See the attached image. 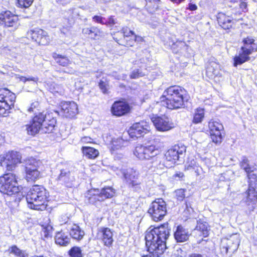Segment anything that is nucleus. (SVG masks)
<instances>
[{
  "label": "nucleus",
  "instance_id": "f257e3e1",
  "mask_svg": "<svg viewBox=\"0 0 257 257\" xmlns=\"http://www.w3.org/2000/svg\"><path fill=\"white\" fill-rule=\"evenodd\" d=\"M168 224L149 228L146 231L145 239L148 251L155 255L162 254L166 248V241L170 235Z\"/></svg>",
  "mask_w": 257,
  "mask_h": 257
},
{
  "label": "nucleus",
  "instance_id": "f03ea898",
  "mask_svg": "<svg viewBox=\"0 0 257 257\" xmlns=\"http://www.w3.org/2000/svg\"><path fill=\"white\" fill-rule=\"evenodd\" d=\"M56 120L52 113H39L36 115L29 124L25 125L26 130L29 135L34 136L40 131L44 133H50L54 130Z\"/></svg>",
  "mask_w": 257,
  "mask_h": 257
},
{
  "label": "nucleus",
  "instance_id": "7ed1b4c3",
  "mask_svg": "<svg viewBox=\"0 0 257 257\" xmlns=\"http://www.w3.org/2000/svg\"><path fill=\"white\" fill-rule=\"evenodd\" d=\"M185 90L177 85L172 86L166 89L160 99L163 105L171 109L180 108L184 104V95Z\"/></svg>",
  "mask_w": 257,
  "mask_h": 257
},
{
  "label": "nucleus",
  "instance_id": "20e7f679",
  "mask_svg": "<svg viewBox=\"0 0 257 257\" xmlns=\"http://www.w3.org/2000/svg\"><path fill=\"white\" fill-rule=\"evenodd\" d=\"M48 197V193L43 186H33L26 196L29 208L36 210H44L46 208Z\"/></svg>",
  "mask_w": 257,
  "mask_h": 257
},
{
  "label": "nucleus",
  "instance_id": "39448f33",
  "mask_svg": "<svg viewBox=\"0 0 257 257\" xmlns=\"http://www.w3.org/2000/svg\"><path fill=\"white\" fill-rule=\"evenodd\" d=\"M243 45L241 46L238 55L234 58V66L241 65L250 59V56L257 52V43L255 40L250 36H248L242 40Z\"/></svg>",
  "mask_w": 257,
  "mask_h": 257
},
{
  "label": "nucleus",
  "instance_id": "423d86ee",
  "mask_svg": "<svg viewBox=\"0 0 257 257\" xmlns=\"http://www.w3.org/2000/svg\"><path fill=\"white\" fill-rule=\"evenodd\" d=\"M22 189L18 184L17 177L13 173H8L0 177V192L8 196L19 193Z\"/></svg>",
  "mask_w": 257,
  "mask_h": 257
},
{
  "label": "nucleus",
  "instance_id": "0eeeda50",
  "mask_svg": "<svg viewBox=\"0 0 257 257\" xmlns=\"http://www.w3.org/2000/svg\"><path fill=\"white\" fill-rule=\"evenodd\" d=\"M42 162L34 158H30L25 160L26 178L28 181H35L40 175L38 170L42 165Z\"/></svg>",
  "mask_w": 257,
  "mask_h": 257
},
{
  "label": "nucleus",
  "instance_id": "6e6552de",
  "mask_svg": "<svg viewBox=\"0 0 257 257\" xmlns=\"http://www.w3.org/2000/svg\"><path fill=\"white\" fill-rule=\"evenodd\" d=\"M148 213L154 221L162 220L167 213L166 202L161 198L156 199L151 204Z\"/></svg>",
  "mask_w": 257,
  "mask_h": 257
},
{
  "label": "nucleus",
  "instance_id": "1a4fd4ad",
  "mask_svg": "<svg viewBox=\"0 0 257 257\" xmlns=\"http://www.w3.org/2000/svg\"><path fill=\"white\" fill-rule=\"evenodd\" d=\"M208 129L212 141L216 144H220L223 140L222 132L224 127L222 124L217 120L211 119L208 122Z\"/></svg>",
  "mask_w": 257,
  "mask_h": 257
},
{
  "label": "nucleus",
  "instance_id": "9d476101",
  "mask_svg": "<svg viewBox=\"0 0 257 257\" xmlns=\"http://www.w3.org/2000/svg\"><path fill=\"white\" fill-rule=\"evenodd\" d=\"M21 156L17 152H9L0 155V166L8 170H12L17 164L21 163Z\"/></svg>",
  "mask_w": 257,
  "mask_h": 257
},
{
  "label": "nucleus",
  "instance_id": "9b49d317",
  "mask_svg": "<svg viewBox=\"0 0 257 257\" xmlns=\"http://www.w3.org/2000/svg\"><path fill=\"white\" fill-rule=\"evenodd\" d=\"M98 192V191L95 190L89 191L88 195L91 196L89 197L90 203H94L97 201H102L107 198H111L115 194V191L110 187L102 189L99 194Z\"/></svg>",
  "mask_w": 257,
  "mask_h": 257
},
{
  "label": "nucleus",
  "instance_id": "f8f14e48",
  "mask_svg": "<svg viewBox=\"0 0 257 257\" xmlns=\"http://www.w3.org/2000/svg\"><path fill=\"white\" fill-rule=\"evenodd\" d=\"M123 177L129 187L137 189L140 188L141 181L139 180V172L133 168H129L123 172Z\"/></svg>",
  "mask_w": 257,
  "mask_h": 257
},
{
  "label": "nucleus",
  "instance_id": "ddd939ff",
  "mask_svg": "<svg viewBox=\"0 0 257 257\" xmlns=\"http://www.w3.org/2000/svg\"><path fill=\"white\" fill-rule=\"evenodd\" d=\"M150 131L149 123L145 121H141L134 123L129 128L127 134L132 138L141 137Z\"/></svg>",
  "mask_w": 257,
  "mask_h": 257
},
{
  "label": "nucleus",
  "instance_id": "4468645a",
  "mask_svg": "<svg viewBox=\"0 0 257 257\" xmlns=\"http://www.w3.org/2000/svg\"><path fill=\"white\" fill-rule=\"evenodd\" d=\"M15 94L7 89L3 102L0 103V116H6L9 113V110L14 106L16 100Z\"/></svg>",
  "mask_w": 257,
  "mask_h": 257
},
{
  "label": "nucleus",
  "instance_id": "2eb2a0df",
  "mask_svg": "<svg viewBox=\"0 0 257 257\" xmlns=\"http://www.w3.org/2000/svg\"><path fill=\"white\" fill-rule=\"evenodd\" d=\"M27 36L39 44L46 45L49 42V37L46 32L39 28H35L27 32Z\"/></svg>",
  "mask_w": 257,
  "mask_h": 257
},
{
  "label": "nucleus",
  "instance_id": "dca6fc26",
  "mask_svg": "<svg viewBox=\"0 0 257 257\" xmlns=\"http://www.w3.org/2000/svg\"><path fill=\"white\" fill-rule=\"evenodd\" d=\"M60 107V113L65 117L72 118L78 113V105L74 101L62 102Z\"/></svg>",
  "mask_w": 257,
  "mask_h": 257
},
{
  "label": "nucleus",
  "instance_id": "f3484780",
  "mask_svg": "<svg viewBox=\"0 0 257 257\" xmlns=\"http://www.w3.org/2000/svg\"><path fill=\"white\" fill-rule=\"evenodd\" d=\"M151 119L156 128L159 131H168L175 127L174 123L165 116H155Z\"/></svg>",
  "mask_w": 257,
  "mask_h": 257
},
{
  "label": "nucleus",
  "instance_id": "a211bd4d",
  "mask_svg": "<svg viewBox=\"0 0 257 257\" xmlns=\"http://www.w3.org/2000/svg\"><path fill=\"white\" fill-rule=\"evenodd\" d=\"M4 24L7 27H12L16 30L19 26V19L17 16L13 15L11 12L7 11L0 14V24Z\"/></svg>",
  "mask_w": 257,
  "mask_h": 257
},
{
  "label": "nucleus",
  "instance_id": "6ab92c4d",
  "mask_svg": "<svg viewBox=\"0 0 257 257\" xmlns=\"http://www.w3.org/2000/svg\"><path fill=\"white\" fill-rule=\"evenodd\" d=\"M131 107L125 101H115L111 108V112L114 115L121 116L130 111Z\"/></svg>",
  "mask_w": 257,
  "mask_h": 257
},
{
  "label": "nucleus",
  "instance_id": "aec40b11",
  "mask_svg": "<svg viewBox=\"0 0 257 257\" xmlns=\"http://www.w3.org/2000/svg\"><path fill=\"white\" fill-rule=\"evenodd\" d=\"M113 233L109 228L102 227L100 228L97 233V237L100 239L104 245L110 247L113 242Z\"/></svg>",
  "mask_w": 257,
  "mask_h": 257
},
{
  "label": "nucleus",
  "instance_id": "412c9836",
  "mask_svg": "<svg viewBox=\"0 0 257 257\" xmlns=\"http://www.w3.org/2000/svg\"><path fill=\"white\" fill-rule=\"evenodd\" d=\"M244 197L242 202L249 207L250 209H253L254 205L257 202V195L253 187L249 186L247 190L243 194Z\"/></svg>",
  "mask_w": 257,
  "mask_h": 257
},
{
  "label": "nucleus",
  "instance_id": "4be33fe9",
  "mask_svg": "<svg viewBox=\"0 0 257 257\" xmlns=\"http://www.w3.org/2000/svg\"><path fill=\"white\" fill-rule=\"evenodd\" d=\"M222 240L227 243L226 247L229 249L230 256L232 255L238 249L240 242L239 236L238 234H232L229 238H223Z\"/></svg>",
  "mask_w": 257,
  "mask_h": 257
},
{
  "label": "nucleus",
  "instance_id": "5701e85b",
  "mask_svg": "<svg viewBox=\"0 0 257 257\" xmlns=\"http://www.w3.org/2000/svg\"><path fill=\"white\" fill-rule=\"evenodd\" d=\"M179 148L175 146L174 148L169 149L166 153L165 157L167 162H170V164L168 165H172L175 164L178 160L179 155L182 154V151H179Z\"/></svg>",
  "mask_w": 257,
  "mask_h": 257
},
{
  "label": "nucleus",
  "instance_id": "b1692460",
  "mask_svg": "<svg viewBox=\"0 0 257 257\" xmlns=\"http://www.w3.org/2000/svg\"><path fill=\"white\" fill-rule=\"evenodd\" d=\"M58 180L64 183L67 187H71L74 181V178L68 170L63 169L61 170L60 174L58 177Z\"/></svg>",
  "mask_w": 257,
  "mask_h": 257
},
{
  "label": "nucleus",
  "instance_id": "393cba45",
  "mask_svg": "<svg viewBox=\"0 0 257 257\" xmlns=\"http://www.w3.org/2000/svg\"><path fill=\"white\" fill-rule=\"evenodd\" d=\"M174 235L175 239L177 242H182L188 239L190 234L187 230L180 225L177 227Z\"/></svg>",
  "mask_w": 257,
  "mask_h": 257
},
{
  "label": "nucleus",
  "instance_id": "a878e982",
  "mask_svg": "<svg viewBox=\"0 0 257 257\" xmlns=\"http://www.w3.org/2000/svg\"><path fill=\"white\" fill-rule=\"evenodd\" d=\"M206 74L210 78L219 76V65L215 62H209L206 67Z\"/></svg>",
  "mask_w": 257,
  "mask_h": 257
},
{
  "label": "nucleus",
  "instance_id": "bb28decb",
  "mask_svg": "<svg viewBox=\"0 0 257 257\" xmlns=\"http://www.w3.org/2000/svg\"><path fill=\"white\" fill-rule=\"evenodd\" d=\"M82 33L93 40L98 39L102 34V32L96 27L83 28Z\"/></svg>",
  "mask_w": 257,
  "mask_h": 257
},
{
  "label": "nucleus",
  "instance_id": "cd10ccee",
  "mask_svg": "<svg viewBox=\"0 0 257 257\" xmlns=\"http://www.w3.org/2000/svg\"><path fill=\"white\" fill-rule=\"evenodd\" d=\"M232 18L226 16L223 13H219L217 15V21L220 26L224 29H228L232 26Z\"/></svg>",
  "mask_w": 257,
  "mask_h": 257
},
{
  "label": "nucleus",
  "instance_id": "c85d7f7f",
  "mask_svg": "<svg viewBox=\"0 0 257 257\" xmlns=\"http://www.w3.org/2000/svg\"><path fill=\"white\" fill-rule=\"evenodd\" d=\"M70 235L73 238L79 240L83 238L84 232L78 225L73 224L70 227Z\"/></svg>",
  "mask_w": 257,
  "mask_h": 257
},
{
  "label": "nucleus",
  "instance_id": "c756f323",
  "mask_svg": "<svg viewBox=\"0 0 257 257\" xmlns=\"http://www.w3.org/2000/svg\"><path fill=\"white\" fill-rule=\"evenodd\" d=\"M128 142L122 138H114L111 141V150L114 151L121 149L122 147L127 146Z\"/></svg>",
  "mask_w": 257,
  "mask_h": 257
},
{
  "label": "nucleus",
  "instance_id": "7c9ffc66",
  "mask_svg": "<svg viewBox=\"0 0 257 257\" xmlns=\"http://www.w3.org/2000/svg\"><path fill=\"white\" fill-rule=\"evenodd\" d=\"M205 116L204 109L198 107L194 110L192 122L198 124L202 122Z\"/></svg>",
  "mask_w": 257,
  "mask_h": 257
},
{
  "label": "nucleus",
  "instance_id": "2f4dec72",
  "mask_svg": "<svg viewBox=\"0 0 257 257\" xmlns=\"http://www.w3.org/2000/svg\"><path fill=\"white\" fill-rule=\"evenodd\" d=\"M83 155L88 159H93L97 157L99 154L98 150L89 147H83L82 148Z\"/></svg>",
  "mask_w": 257,
  "mask_h": 257
},
{
  "label": "nucleus",
  "instance_id": "473e14b6",
  "mask_svg": "<svg viewBox=\"0 0 257 257\" xmlns=\"http://www.w3.org/2000/svg\"><path fill=\"white\" fill-rule=\"evenodd\" d=\"M55 242L60 245L66 246L70 242V238L64 232H58L55 236Z\"/></svg>",
  "mask_w": 257,
  "mask_h": 257
},
{
  "label": "nucleus",
  "instance_id": "72a5a7b5",
  "mask_svg": "<svg viewBox=\"0 0 257 257\" xmlns=\"http://www.w3.org/2000/svg\"><path fill=\"white\" fill-rule=\"evenodd\" d=\"M147 159L154 157L160 153L158 147L154 145L145 146Z\"/></svg>",
  "mask_w": 257,
  "mask_h": 257
},
{
  "label": "nucleus",
  "instance_id": "f704fd0d",
  "mask_svg": "<svg viewBox=\"0 0 257 257\" xmlns=\"http://www.w3.org/2000/svg\"><path fill=\"white\" fill-rule=\"evenodd\" d=\"M134 154L140 160H146V154L145 146L139 145L136 147L134 151Z\"/></svg>",
  "mask_w": 257,
  "mask_h": 257
},
{
  "label": "nucleus",
  "instance_id": "c9c22d12",
  "mask_svg": "<svg viewBox=\"0 0 257 257\" xmlns=\"http://www.w3.org/2000/svg\"><path fill=\"white\" fill-rule=\"evenodd\" d=\"M196 228V230L202 232V235L204 237H206L208 235V224L206 222H202L200 220L198 221Z\"/></svg>",
  "mask_w": 257,
  "mask_h": 257
},
{
  "label": "nucleus",
  "instance_id": "e433bc0d",
  "mask_svg": "<svg viewBox=\"0 0 257 257\" xmlns=\"http://www.w3.org/2000/svg\"><path fill=\"white\" fill-rule=\"evenodd\" d=\"M56 62L63 66H66L70 64V61L66 57L55 54L53 56Z\"/></svg>",
  "mask_w": 257,
  "mask_h": 257
},
{
  "label": "nucleus",
  "instance_id": "4c0bfd02",
  "mask_svg": "<svg viewBox=\"0 0 257 257\" xmlns=\"http://www.w3.org/2000/svg\"><path fill=\"white\" fill-rule=\"evenodd\" d=\"M53 231V228L51 224H47L45 226H43L42 230V235L44 236L45 238H48L51 237L52 236V233Z\"/></svg>",
  "mask_w": 257,
  "mask_h": 257
},
{
  "label": "nucleus",
  "instance_id": "58836bf2",
  "mask_svg": "<svg viewBox=\"0 0 257 257\" xmlns=\"http://www.w3.org/2000/svg\"><path fill=\"white\" fill-rule=\"evenodd\" d=\"M240 167L243 169L247 174L253 172V167L248 164V160L247 158L244 157L240 162Z\"/></svg>",
  "mask_w": 257,
  "mask_h": 257
},
{
  "label": "nucleus",
  "instance_id": "ea45409f",
  "mask_svg": "<svg viewBox=\"0 0 257 257\" xmlns=\"http://www.w3.org/2000/svg\"><path fill=\"white\" fill-rule=\"evenodd\" d=\"M10 250V253L14 254L17 257H27L26 252L19 249L16 245L12 246Z\"/></svg>",
  "mask_w": 257,
  "mask_h": 257
},
{
  "label": "nucleus",
  "instance_id": "a19ab883",
  "mask_svg": "<svg viewBox=\"0 0 257 257\" xmlns=\"http://www.w3.org/2000/svg\"><path fill=\"white\" fill-rule=\"evenodd\" d=\"M187 46L184 42L179 41L176 42L172 46V49L175 53H178L180 50L184 49H186Z\"/></svg>",
  "mask_w": 257,
  "mask_h": 257
},
{
  "label": "nucleus",
  "instance_id": "79ce46f5",
  "mask_svg": "<svg viewBox=\"0 0 257 257\" xmlns=\"http://www.w3.org/2000/svg\"><path fill=\"white\" fill-rule=\"evenodd\" d=\"M71 257H82V250L79 247L74 246L69 251Z\"/></svg>",
  "mask_w": 257,
  "mask_h": 257
},
{
  "label": "nucleus",
  "instance_id": "37998d69",
  "mask_svg": "<svg viewBox=\"0 0 257 257\" xmlns=\"http://www.w3.org/2000/svg\"><path fill=\"white\" fill-rule=\"evenodd\" d=\"M145 75V73L142 70L136 69H134L131 73L130 77L133 79H137Z\"/></svg>",
  "mask_w": 257,
  "mask_h": 257
},
{
  "label": "nucleus",
  "instance_id": "c03bdc74",
  "mask_svg": "<svg viewBox=\"0 0 257 257\" xmlns=\"http://www.w3.org/2000/svg\"><path fill=\"white\" fill-rule=\"evenodd\" d=\"M99 86L103 93H107L109 89L108 82L105 80L104 81L101 80L99 83Z\"/></svg>",
  "mask_w": 257,
  "mask_h": 257
},
{
  "label": "nucleus",
  "instance_id": "a18cd8bd",
  "mask_svg": "<svg viewBox=\"0 0 257 257\" xmlns=\"http://www.w3.org/2000/svg\"><path fill=\"white\" fill-rule=\"evenodd\" d=\"M191 169L194 170L197 173V175L199 174L200 168L196 165V163L194 161L191 162V163L187 166H185V170H189Z\"/></svg>",
  "mask_w": 257,
  "mask_h": 257
},
{
  "label": "nucleus",
  "instance_id": "49530a36",
  "mask_svg": "<svg viewBox=\"0 0 257 257\" xmlns=\"http://www.w3.org/2000/svg\"><path fill=\"white\" fill-rule=\"evenodd\" d=\"M227 245V243L226 242L221 240L220 247V253L222 256H225L228 253H229V249L226 247Z\"/></svg>",
  "mask_w": 257,
  "mask_h": 257
},
{
  "label": "nucleus",
  "instance_id": "de8ad7c7",
  "mask_svg": "<svg viewBox=\"0 0 257 257\" xmlns=\"http://www.w3.org/2000/svg\"><path fill=\"white\" fill-rule=\"evenodd\" d=\"M186 190L184 189H180L175 191V195L178 200L182 201L185 197Z\"/></svg>",
  "mask_w": 257,
  "mask_h": 257
},
{
  "label": "nucleus",
  "instance_id": "09e8293b",
  "mask_svg": "<svg viewBox=\"0 0 257 257\" xmlns=\"http://www.w3.org/2000/svg\"><path fill=\"white\" fill-rule=\"evenodd\" d=\"M16 78L20 81L26 82L27 81H33L35 82H37L38 80V78L34 77H26L24 76L16 75Z\"/></svg>",
  "mask_w": 257,
  "mask_h": 257
},
{
  "label": "nucleus",
  "instance_id": "8fccbe9b",
  "mask_svg": "<svg viewBox=\"0 0 257 257\" xmlns=\"http://www.w3.org/2000/svg\"><path fill=\"white\" fill-rule=\"evenodd\" d=\"M34 0H18V5L22 8H29L33 3Z\"/></svg>",
  "mask_w": 257,
  "mask_h": 257
},
{
  "label": "nucleus",
  "instance_id": "3c124183",
  "mask_svg": "<svg viewBox=\"0 0 257 257\" xmlns=\"http://www.w3.org/2000/svg\"><path fill=\"white\" fill-rule=\"evenodd\" d=\"M143 41H144V39L142 37L135 35H134V40L133 41H131V42H127V45L130 46H133L135 42H143Z\"/></svg>",
  "mask_w": 257,
  "mask_h": 257
},
{
  "label": "nucleus",
  "instance_id": "603ef678",
  "mask_svg": "<svg viewBox=\"0 0 257 257\" xmlns=\"http://www.w3.org/2000/svg\"><path fill=\"white\" fill-rule=\"evenodd\" d=\"M121 31L124 37H129L135 35L134 32L132 31L128 30L127 28H123Z\"/></svg>",
  "mask_w": 257,
  "mask_h": 257
},
{
  "label": "nucleus",
  "instance_id": "864d4df0",
  "mask_svg": "<svg viewBox=\"0 0 257 257\" xmlns=\"http://www.w3.org/2000/svg\"><path fill=\"white\" fill-rule=\"evenodd\" d=\"M174 255L175 257H184L186 252L181 248H178L174 251Z\"/></svg>",
  "mask_w": 257,
  "mask_h": 257
},
{
  "label": "nucleus",
  "instance_id": "5fc2aeb1",
  "mask_svg": "<svg viewBox=\"0 0 257 257\" xmlns=\"http://www.w3.org/2000/svg\"><path fill=\"white\" fill-rule=\"evenodd\" d=\"M39 106V103L38 101H34L31 104V106L28 109V111L30 112H32L35 111V109H38V108Z\"/></svg>",
  "mask_w": 257,
  "mask_h": 257
},
{
  "label": "nucleus",
  "instance_id": "6e6d98bb",
  "mask_svg": "<svg viewBox=\"0 0 257 257\" xmlns=\"http://www.w3.org/2000/svg\"><path fill=\"white\" fill-rule=\"evenodd\" d=\"M231 1L234 2H238V0H231ZM238 1L240 2V9H241L243 12L247 11V4L244 2H242V0H238Z\"/></svg>",
  "mask_w": 257,
  "mask_h": 257
},
{
  "label": "nucleus",
  "instance_id": "4d7b16f0",
  "mask_svg": "<svg viewBox=\"0 0 257 257\" xmlns=\"http://www.w3.org/2000/svg\"><path fill=\"white\" fill-rule=\"evenodd\" d=\"M103 18L101 16H95L93 17V20L94 22L98 23H100L101 24H104V22L103 21Z\"/></svg>",
  "mask_w": 257,
  "mask_h": 257
},
{
  "label": "nucleus",
  "instance_id": "13d9d810",
  "mask_svg": "<svg viewBox=\"0 0 257 257\" xmlns=\"http://www.w3.org/2000/svg\"><path fill=\"white\" fill-rule=\"evenodd\" d=\"M6 92H7V89H0V103L3 102V99L5 98Z\"/></svg>",
  "mask_w": 257,
  "mask_h": 257
},
{
  "label": "nucleus",
  "instance_id": "bf43d9fd",
  "mask_svg": "<svg viewBox=\"0 0 257 257\" xmlns=\"http://www.w3.org/2000/svg\"><path fill=\"white\" fill-rule=\"evenodd\" d=\"M187 9L191 11H195L197 9V6L196 5L190 3L188 4Z\"/></svg>",
  "mask_w": 257,
  "mask_h": 257
},
{
  "label": "nucleus",
  "instance_id": "052dcab7",
  "mask_svg": "<svg viewBox=\"0 0 257 257\" xmlns=\"http://www.w3.org/2000/svg\"><path fill=\"white\" fill-rule=\"evenodd\" d=\"M184 177V173L181 172H177L173 175V178L174 179H176L177 178L182 179Z\"/></svg>",
  "mask_w": 257,
  "mask_h": 257
},
{
  "label": "nucleus",
  "instance_id": "680f3d73",
  "mask_svg": "<svg viewBox=\"0 0 257 257\" xmlns=\"http://www.w3.org/2000/svg\"><path fill=\"white\" fill-rule=\"evenodd\" d=\"M81 141L83 143H91L92 139L90 137H84L81 139Z\"/></svg>",
  "mask_w": 257,
  "mask_h": 257
},
{
  "label": "nucleus",
  "instance_id": "e2e57ef3",
  "mask_svg": "<svg viewBox=\"0 0 257 257\" xmlns=\"http://www.w3.org/2000/svg\"><path fill=\"white\" fill-rule=\"evenodd\" d=\"M171 2L175 4L179 5L184 2L185 0H170Z\"/></svg>",
  "mask_w": 257,
  "mask_h": 257
},
{
  "label": "nucleus",
  "instance_id": "0e129e2a",
  "mask_svg": "<svg viewBox=\"0 0 257 257\" xmlns=\"http://www.w3.org/2000/svg\"><path fill=\"white\" fill-rule=\"evenodd\" d=\"M160 255H155L154 254H150V253L148 254H143L142 255V257H159Z\"/></svg>",
  "mask_w": 257,
  "mask_h": 257
},
{
  "label": "nucleus",
  "instance_id": "69168bd1",
  "mask_svg": "<svg viewBox=\"0 0 257 257\" xmlns=\"http://www.w3.org/2000/svg\"><path fill=\"white\" fill-rule=\"evenodd\" d=\"M114 20L112 18H110L108 21V24L109 25H113L114 24Z\"/></svg>",
  "mask_w": 257,
  "mask_h": 257
},
{
  "label": "nucleus",
  "instance_id": "338daca9",
  "mask_svg": "<svg viewBox=\"0 0 257 257\" xmlns=\"http://www.w3.org/2000/svg\"><path fill=\"white\" fill-rule=\"evenodd\" d=\"M189 257H203V256L200 254L193 253L190 255Z\"/></svg>",
  "mask_w": 257,
  "mask_h": 257
},
{
  "label": "nucleus",
  "instance_id": "774afa93",
  "mask_svg": "<svg viewBox=\"0 0 257 257\" xmlns=\"http://www.w3.org/2000/svg\"><path fill=\"white\" fill-rule=\"evenodd\" d=\"M2 39V35L0 34V40H1Z\"/></svg>",
  "mask_w": 257,
  "mask_h": 257
}]
</instances>
